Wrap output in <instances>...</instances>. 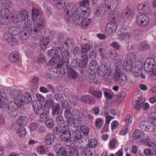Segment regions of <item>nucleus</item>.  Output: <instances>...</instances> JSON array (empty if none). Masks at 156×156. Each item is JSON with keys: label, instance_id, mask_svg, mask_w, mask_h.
Returning a JSON list of instances; mask_svg holds the SVG:
<instances>
[{"label": "nucleus", "instance_id": "obj_14", "mask_svg": "<svg viewBox=\"0 0 156 156\" xmlns=\"http://www.w3.org/2000/svg\"><path fill=\"white\" fill-rule=\"evenodd\" d=\"M117 28L116 23L115 22L108 23L105 26V32L109 34L114 32Z\"/></svg>", "mask_w": 156, "mask_h": 156}, {"label": "nucleus", "instance_id": "obj_55", "mask_svg": "<svg viewBox=\"0 0 156 156\" xmlns=\"http://www.w3.org/2000/svg\"><path fill=\"white\" fill-rule=\"evenodd\" d=\"M109 57L112 59H114L118 55V53L115 50L111 49L109 51Z\"/></svg>", "mask_w": 156, "mask_h": 156}, {"label": "nucleus", "instance_id": "obj_8", "mask_svg": "<svg viewBox=\"0 0 156 156\" xmlns=\"http://www.w3.org/2000/svg\"><path fill=\"white\" fill-rule=\"evenodd\" d=\"M31 34H33L32 28L25 26L20 33V37L22 39L25 40L28 38Z\"/></svg>", "mask_w": 156, "mask_h": 156}, {"label": "nucleus", "instance_id": "obj_36", "mask_svg": "<svg viewBox=\"0 0 156 156\" xmlns=\"http://www.w3.org/2000/svg\"><path fill=\"white\" fill-rule=\"evenodd\" d=\"M82 152L86 156H94L93 152L95 153V150L93 149H90V148L86 147L84 148Z\"/></svg>", "mask_w": 156, "mask_h": 156}, {"label": "nucleus", "instance_id": "obj_27", "mask_svg": "<svg viewBox=\"0 0 156 156\" xmlns=\"http://www.w3.org/2000/svg\"><path fill=\"white\" fill-rule=\"evenodd\" d=\"M143 132L139 129H136L132 134V138L133 140H136L139 139L144 136Z\"/></svg>", "mask_w": 156, "mask_h": 156}, {"label": "nucleus", "instance_id": "obj_10", "mask_svg": "<svg viewBox=\"0 0 156 156\" xmlns=\"http://www.w3.org/2000/svg\"><path fill=\"white\" fill-rule=\"evenodd\" d=\"M43 25L40 26V25L36 24L34 26L33 30H32V32L33 34L36 36L37 37H40L43 35L45 33L44 30V24Z\"/></svg>", "mask_w": 156, "mask_h": 156}, {"label": "nucleus", "instance_id": "obj_2", "mask_svg": "<svg viewBox=\"0 0 156 156\" xmlns=\"http://www.w3.org/2000/svg\"><path fill=\"white\" fill-rule=\"evenodd\" d=\"M97 72L100 76H104L107 74L108 78H105V80L107 81H111L113 73L112 69L108 68V65L106 62H102L100 63Z\"/></svg>", "mask_w": 156, "mask_h": 156}, {"label": "nucleus", "instance_id": "obj_60", "mask_svg": "<svg viewBox=\"0 0 156 156\" xmlns=\"http://www.w3.org/2000/svg\"><path fill=\"white\" fill-rule=\"evenodd\" d=\"M112 0H105V5H104V6L105 10L106 9H107L111 11V8L112 5Z\"/></svg>", "mask_w": 156, "mask_h": 156}, {"label": "nucleus", "instance_id": "obj_43", "mask_svg": "<svg viewBox=\"0 0 156 156\" xmlns=\"http://www.w3.org/2000/svg\"><path fill=\"white\" fill-rule=\"evenodd\" d=\"M9 15V12L7 9L4 11V13L3 16L1 15V16H2V18L0 19V21H2V23H4L3 22V20L5 21V22H8V16Z\"/></svg>", "mask_w": 156, "mask_h": 156}, {"label": "nucleus", "instance_id": "obj_42", "mask_svg": "<svg viewBox=\"0 0 156 156\" xmlns=\"http://www.w3.org/2000/svg\"><path fill=\"white\" fill-rule=\"evenodd\" d=\"M17 134L19 136L23 137L26 134V132L25 128L23 126L18 128L16 130Z\"/></svg>", "mask_w": 156, "mask_h": 156}, {"label": "nucleus", "instance_id": "obj_51", "mask_svg": "<svg viewBox=\"0 0 156 156\" xmlns=\"http://www.w3.org/2000/svg\"><path fill=\"white\" fill-rule=\"evenodd\" d=\"M57 153V156H66V151L65 148L62 147H60Z\"/></svg>", "mask_w": 156, "mask_h": 156}, {"label": "nucleus", "instance_id": "obj_17", "mask_svg": "<svg viewBox=\"0 0 156 156\" xmlns=\"http://www.w3.org/2000/svg\"><path fill=\"white\" fill-rule=\"evenodd\" d=\"M61 61L64 63H69V61L71 60V57L69 53L66 51H61Z\"/></svg>", "mask_w": 156, "mask_h": 156}, {"label": "nucleus", "instance_id": "obj_49", "mask_svg": "<svg viewBox=\"0 0 156 156\" xmlns=\"http://www.w3.org/2000/svg\"><path fill=\"white\" fill-rule=\"evenodd\" d=\"M153 114H151L148 116V120L149 122L153 126H156V116H154Z\"/></svg>", "mask_w": 156, "mask_h": 156}, {"label": "nucleus", "instance_id": "obj_26", "mask_svg": "<svg viewBox=\"0 0 156 156\" xmlns=\"http://www.w3.org/2000/svg\"><path fill=\"white\" fill-rule=\"evenodd\" d=\"M82 60L80 59L79 67L83 68L84 69H86L87 66L88 59L87 57L83 56L82 57Z\"/></svg>", "mask_w": 156, "mask_h": 156}, {"label": "nucleus", "instance_id": "obj_22", "mask_svg": "<svg viewBox=\"0 0 156 156\" xmlns=\"http://www.w3.org/2000/svg\"><path fill=\"white\" fill-rule=\"evenodd\" d=\"M7 97L6 94L3 92H0V109L2 108H5L6 105Z\"/></svg>", "mask_w": 156, "mask_h": 156}, {"label": "nucleus", "instance_id": "obj_23", "mask_svg": "<svg viewBox=\"0 0 156 156\" xmlns=\"http://www.w3.org/2000/svg\"><path fill=\"white\" fill-rule=\"evenodd\" d=\"M62 113V111L60 108L59 103H56L52 108V114L53 116L60 115Z\"/></svg>", "mask_w": 156, "mask_h": 156}, {"label": "nucleus", "instance_id": "obj_29", "mask_svg": "<svg viewBox=\"0 0 156 156\" xmlns=\"http://www.w3.org/2000/svg\"><path fill=\"white\" fill-rule=\"evenodd\" d=\"M28 122V119L26 116H20L17 120V123L19 126L26 125Z\"/></svg>", "mask_w": 156, "mask_h": 156}, {"label": "nucleus", "instance_id": "obj_4", "mask_svg": "<svg viewBox=\"0 0 156 156\" xmlns=\"http://www.w3.org/2000/svg\"><path fill=\"white\" fill-rule=\"evenodd\" d=\"M21 105L14 101L10 102L8 105V113L10 116L12 118H15L18 115V108L21 107Z\"/></svg>", "mask_w": 156, "mask_h": 156}, {"label": "nucleus", "instance_id": "obj_45", "mask_svg": "<svg viewBox=\"0 0 156 156\" xmlns=\"http://www.w3.org/2000/svg\"><path fill=\"white\" fill-rule=\"evenodd\" d=\"M46 126L49 129H52L54 126L53 120L51 118L48 119L45 122Z\"/></svg>", "mask_w": 156, "mask_h": 156}, {"label": "nucleus", "instance_id": "obj_53", "mask_svg": "<svg viewBox=\"0 0 156 156\" xmlns=\"http://www.w3.org/2000/svg\"><path fill=\"white\" fill-rule=\"evenodd\" d=\"M80 130L83 134L85 135V137H86V136L88 134L89 128L87 126H82L80 127Z\"/></svg>", "mask_w": 156, "mask_h": 156}, {"label": "nucleus", "instance_id": "obj_5", "mask_svg": "<svg viewBox=\"0 0 156 156\" xmlns=\"http://www.w3.org/2000/svg\"><path fill=\"white\" fill-rule=\"evenodd\" d=\"M139 126L141 130L146 132H152L155 130V126L147 121H141L140 123Z\"/></svg>", "mask_w": 156, "mask_h": 156}, {"label": "nucleus", "instance_id": "obj_64", "mask_svg": "<svg viewBox=\"0 0 156 156\" xmlns=\"http://www.w3.org/2000/svg\"><path fill=\"white\" fill-rule=\"evenodd\" d=\"M72 113L69 109H66L64 112V116L66 119H69L71 118Z\"/></svg>", "mask_w": 156, "mask_h": 156}, {"label": "nucleus", "instance_id": "obj_40", "mask_svg": "<svg viewBox=\"0 0 156 156\" xmlns=\"http://www.w3.org/2000/svg\"><path fill=\"white\" fill-rule=\"evenodd\" d=\"M68 152L71 156L73 155L77 156L79 153L77 149L74 146L69 147L68 148Z\"/></svg>", "mask_w": 156, "mask_h": 156}, {"label": "nucleus", "instance_id": "obj_54", "mask_svg": "<svg viewBox=\"0 0 156 156\" xmlns=\"http://www.w3.org/2000/svg\"><path fill=\"white\" fill-rule=\"evenodd\" d=\"M21 17V20L23 21L26 20H27L28 15L27 12L25 10L21 11H20Z\"/></svg>", "mask_w": 156, "mask_h": 156}, {"label": "nucleus", "instance_id": "obj_34", "mask_svg": "<svg viewBox=\"0 0 156 156\" xmlns=\"http://www.w3.org/2000/svg\"><path fill=\"white\" fill-rule=\"evenodd\" d=\"M90 93L92 95H94L96 98L99 99L101 98L102 93L101 91H95L93 90L92 88H90L89 89Z\"/></svg>", "mask_w": 156, "mask_h": 156}, {"label": "nucleus", "instance_id": "obj_6", "mask_svg": "<svg viewBox=\"0 0 156 156\" xmlns=\"http://www.w3.org/2000/svg\"><path fill=\"white\" fill-rule=\"evenodd\" d=\"M149 22V19L145 14H141L138 16L136 19L137 24L141 27L147 25Z\"/></svg>", "mask_w": 156, "mask_h": 156}, {"label": "nucleus", "instance_id": "obj_13", "mask_svg": "<svg viewBox=\"0 0 156 156\" xmlns=\"http://www.w3.org/2000/svg\"><path fill=\"white\" fill-rule=\"evenodd\" d=\"M67 128L63 129L61 136V139L64 142L72 140L71 131H70L67 130Z\"/></svg>", "mask_w": 156, "mask_h": 156}, {"label": "nucleus", "instance_id": "obj_24", "mask_svg": "<svg viewBox=\"0 0 156 156\" xmlns=\"http://www.w3.org/2000/svg\"><path fill=\"white\" fill-rule=\"evenodd\" d=\"M80 99L82 101L87 104H93L94 102V98L89 95H84Z\"/></svg>", "mask_w": 156, "mask_h": 156}, {"label": "nucleus", "instance_id": "obj_47", "mask_svg": "<svg viewBox=\"0 0 156 156\" xmlns=\"http://www.w3.org/2000/svg\"><path fill=\"white\" fill-rule=\"evenodd\" d=\"M97 144V141L95 139H91L88 144L87 145V146L89 148L94 147H95Z\"/></svg>", "mask_w": 156, "mask_h": 156}, {"label": "nucleus", "instance_id": "obj_20", "mask_svg": "<svg viewBox=\"0 0 156 156\" xmlns=\"http://www.w3.org/2000/svg\"><path fill=\"white\" fill-rule=\"evenodd\" d=\"M133 14V10L129 8H126L123 11L121 17L124 18L128 19L132 16Z\"/></svg>", "mask_w": 156, "mask_h": 156}, {"label": "nucleus", "instance_id": "obj_19", "mask_svg": "<svg viewBox=\"0 0 156 156\" xmlns=\"http://www.w3.org/2000/svg\"><path fill=\"white\" fill-rule=\"evenodd\" d=\"M55 136L53 134L48 133L46 135L44 140V143L46 145L51 146L54 143Z\"/></svg>", "mask_w": 156, "mask_h": 156}, {"label": "nucleus", "instance_id": "obj_50", "mask_svg": "<svg viewBox=\"0 0 156 156\" xmlns=\"http://www.w3.org/2000/svg\"><path fill=\"white\" fill-rule=\"evenodd\" d=\"M149 46L147 42H143L139 47V49L141 51L146 50L149 48Z\"/></svg>", "mask_w": 156, "mask_h": 156}, {"label": "nucleus", "instance_id": "obj_48", "mask_svg": "<svg viewBox=\"0 0 156 156\" xmlns=\"http://www.w3.org/2000/svg\"><path fill=\"white\" fill-rule=\"evenodd\" d=\"M112 5L111 8V11H114L117 9L119 7V4L117 0H112Z\"/></svg>", "mask_w": 156, "mask_h": 156}, {"label": "nucleus", "instance_id": "obj_61", "mask_svg": "<svg viewBox=\"0 0 156 156\" xmlns=\"http://www.w3.org/2000/svg\"><path fill=\"white\" fill-rule=\"evenodd\" d=\"M55 73V72L54 71L53 69H48L47 72V76L49 79L54 78Z\"/></svg>", "mask_w": 156, "mask_h": 156}, {"label": "nucleus", "instance_id": "obj_9", "mask_svg": "<svg viewBox=\"0 0 156 156\" xmlns=\"http://www.w3.org/2000/svg\"><path fill=\"white\" fill-rule=\"evenodd\" d=\"M69 63H64L60 62L56 66L57 69H59V71L62 75L68 73L69 68H71L69 65Z\"/></svg>", "mask_w": 156, "mask_h": 156}, {"label": "nucleus", "instance_id": "obj_32", "mask_svg": "<svg viewBox=\"0 0 156 156\" xmlns=\"http://www.w3.org/2000/svg\"><path fill=\"white\" fill-rule=\"evenodd\" d=\"M22 100L21 102H25L26 103L29 104L32 101V98L31 96L29 93H27L23 96Z\"/></svg>", "mask_w": 156, "mask_h": 156}, {"label": "nucleus", "instance_id": "obj_25", "mask_svg": "<svg viewBox=\"0 0 156 156\" xmlns=\"http://www.w3.org/2000/svg\"><path fill=\"white\" fill-rule=\"evenodd\" d=\"M49 42V40L47 37H44L41 38L40 40V48L41 49H45L47 47V45Z\"/></svg>", "mask_w": 156, "mask_h": 156}, {"label": "nucleus", "instance_id": "obj_1", "mask_svg": "<svg viewBox=\"0 0 156 156\" xmlns=\"http://www.w3.org/2000/svg\"><path fill=\"white\" fill-rule=\"evenodd\" d=\"M69 6L66 7L65 10V12L67 15L72 17L73 22L75 25H78L80 22V19L83 17H87L90 12L89 9H86L78 8L76 10H73Z\"/></svg>", "mask_w": 156, "mask_h": 156}, {"label": "nucleus", "instance_id": "obj_58", "mask_svg": "<svg viewBox=\"0 0 156 156\" xmlns=\"http://www.w3.org/2000/svg\"><path fill=\"white\" fill-rule=\"evenodd\" d=\"M55 98L58 102L62 101L64 99L63 96L62 94L57 93L55 95Z\"/></svg>", "mask_w": 156, "mask_h": 156}, {"label": "nucleus", "instance_id": "obj_52", "mask_svg": "<svg viewBox=\"0 0 156 156\" xmlns=\"http://www.w3.org/2000/svg\"><path fill=\"white\" fill-rule=\"evenodd\" d=\"M90 23V20L88 19H86L81 20L80 23L81 27L83 28H85L89 25Z\"/></svg>", "mask_w": 156, "mask_h": 156}, {"label": "nucleus", "instance_id": "obj_62", "mask_svg": "<svg viewBox=\"0 0 156 156\" xmlns=\"http://www.w3.org/2000/svg\"><path fill=\"white\" fill-rule=\"evenodd\" d=\"M110 45L111 47L114 48L115 50H119L121 48V45L115 41L113 42Z\"/></svg>", "mask_w": 156, "mask_h": 156}, {"label": "nucleus", "instance_id": "obj_59", "mask_svg": "<svg viewBox=\"0 0 156 156\" xmlns=\"http://www.w3.org/2000/svg\"><path fill=\"white\" fill-rule=\"evenodd\" d=\"M136 104L134 106L135 108L137 110H139L142 107H143L144 105V102L142 100L140 99V101L136 102Z\"/></svg>", "mask_w": 156, "mask_h": 156}, {"label": "nucleus", "instance_id": "obj_57", "mask_svg": "<svg viewBox=\"0 0 156 156\" xmlns=\"http://www.w3.org/2000/svg\"><path fill=\"white\" fill-rule=\"evenodd\" d=\"M60 53H57L54 55L52 58H51V61L53 63H58L60 60V58L59 55L58 54Z\"/></svg>", "mask_w": 156, "mask_h": 156}, {"label": "nucleus", "instance_id": "obj_11", "mask_svg": "<svg viewBox=\"0 0 156 156\" xmlns=\"http://www.w3.org/2000/svg\"><path fill=\"white\" fill-rule=\"evenodd\" d=\"M71 135L72 140L73 139V140H83L86 141L87 140H89V138L86 137L84 138V137L82 136L81 132L78 130H76L74 131L71 130Z\"/></svg>", "mask_w": 156, "mask_h": 156}, {"label": "nucleus", "instance_id": "obj_63", "mask_svg": "<svg viewBox=\"0 0 156 156\" xmlns=\"http://www.w3.org/2000/svg\"><path fill=\"white\" fill-rule=\"evenodd\" d=\"M79 60H80V59L76 58L72 60L71 62V65L73 67L76 68L77 67H79Z\"/></svg>", "mask_w": 156, "mask_h": 156}, {"label": "nucleus", "instance_id": "obj_12", "mask_svg": "<svg viewBox=\"0 0 156 156\" xmlns=\"http://www.w3.org/2000/svg\"><path fill=\"white\" fill-rule=\"evenodd\" d=\"M10 95L11 98L15 100L14 101L18 104H20L22 100L23 94L19 90H15L12 91Z\"/></svg>", "mask_w": 156, "mask_h": 156}, {"label": "nucleus", "instance_id": "obj_7", "mask_svg": "<svg viewBox=\"0 0 156 156\" xmlns=\"http://www.w3.org/2000/svg\"><path fill=\"white\" fill-rule=\"evenodd\" d=\"M34 103H36V104L34 103L33 105V107L34 112L35 114H31L30 115V117L32 119H34L36 117V115H39L43 111V105L39 102H38L37 103L35 101Z\"/></svg>", "mask_w": 156, "mask_h": 156}, {"label": "nucleus", "instance_id": "obj_18", "mask_svg": "<svg viewBox=\"0 0 156 156\" xmlns=\"http://www.w3.org/2000/svg\"><path fill=\"white\" fill-rule=\"evenodd\" d=\"M19 57L20 54L18 52L13 51L9 54L8 56V60L10 62L14 63L18 61Z\"/></svg>", "mask_w": 156, "mask_h": 156}, {"label": "nucleus", "instance_id": "obj_31", "mask_svg": "<svg viewBox=\"0 0 156 156\" xmlns=\"http://www.w3.org/2000/svg\"><path fill=\"white\" fill-rule=\"evenodd\" d=\"M20 31L19 28L16 27L12 26L9 27L8 32L12 35H16L19 34Z\"/></svg>", "mask_w": 156, "mask_h": 156}, {"label": "nucleus", "instance_id": "obj_46", "mask_svg": "<svg viewBox=\"0 0 156 156\" xmlns=\"http://www.w3.org/2000/svg\"><path fill=\"white\" fill-rule=\"evenodd\" d=\"M120 30V33H118V35L120 36L123 40L128 39L130 37L129 34L127 32H123L122 28Z\"/></svg>", "mask_w": 156, "mask_h": 156}, {"label": "nucleus", "instance_id": "obj_44", "mask_svg": "<svg viewBox=\"0 0 156 156\" xmlns=\"http://www.w3.org/2000/svg\"><path fill=\"white\" fill-rule=\"evenodd\" d=\"M55 103L51 100H47L45 102L44 105V107L49 109L50 108H52L55 106Z\"/></svg>", "mask_w": 156, "mask_h": 156}, {"label": "nucleus", "instance_id": "obj_39", "mask_svg": "<svg viewBox=\"0 0 156 156\" xmlns=\"http://www.w3.org/2000/svg\"><path fill=\"white\" fill-rule=\"evenodd\" d=\"M12 19L13 20V21H16L17 22H20V21H23L21 20V17L20 11L17 13L12 15L11 14V16Z\"/></svg>", "mask_w": 156, "mask_h": 156}, {"label": "nucleus", "instance_id": "obj_35", "mask_svg": "<svg viewBox=\"0 0 156 156\" xmlns=\"http://www.w3.org/2000/svg\"><path fill=\"white\" fill-rule=\"evenodd\" d=\"M138 9L139 12L140 13L142 12L147 13L148 12V8L147 5L142 3L139 4Z\"/></svg>", "mask_w": 156, "mask_h": 156}, {"label": "nucleus", "instance_id": "obj_15", "mask_svg": "<svg viewBox=\"0 0 156 156\" xmlns=\"http://www.w3.org/2000/svg\"><path fill=\"white\" fill-rule=\"evenodd\" d=\"M55 119L58 125L62 129H65L68 128V126L62 116L60 115H57Z\"/></svg>", "mask_w": 156, "mask_h": 156}, {"label": "nucleus", "instance_id": "obj_21", "mask_svg": "<svg viewBox=\"0 0 156 156\" xmlns=\"http://www.w3.org/2000/svg\"><path fill=\"white\" fill-rule=\"evenodd\" d=\"M92 46L87 44H83L81 45V57L83 58V56L87 57V52L89 51L91 48Z\"/></svg>", "mask_w": 156, "mask_h": 156}, {"label": "nucleus", "instance_id": "obj_30", "mask_svg": "<svg viewBox=\"0 0 156 156\" xmlns=\"http://www.w3.org/2000/svg\"><path fill=\"white\" fill-rule=\"evenodd\" d=\"M124 69L128 72H131L133 69L132 61L127 60L124 65Z\"/></svg>", "mask_w": 156, "mask_h": 156}, {"label": "nucleus", "instance_id": "obj_41", "mask_svg": "<svg viewBox=\"0 0 156 156\" xmlns=\"http://www.w3.org/2000/svg\"><path fill=\"white\" fill-rule=\"evenodd\" d=\"M89 0H83L80 3V7L79 8L86 9H89L88 5L89 4Z\"/></svg>", "mask_w": 156, "mask_h": 156}, {"label": "nucleus", "instance_id": "obj_28", "mask_svg": "<svg viewBox=\"0 0 156 156\" xmlns=\"http://www.w3.org/2000/svg\"><path fill=\"white\" fill-rule=\"evenodd\" d=\"M61 52V49L59 47H55L49 50L47 52L48 55L51 57L57 53H60Z\"/></svg>", "mask_w": 156, "mask_h": 156}, {"label": "nucleus", "instance_id": "obj_38", "mask_svg": "<svg viewBox=\"0 0 156 156\" xmlns=\"http://www.w3.org/2000/svg\"><path fill=\"white\" fill-rule=\"evenodd\" d=\"M5 38L8 42L9 44L11 45L16 44L17 43L16 39L13 37L5 36Z\"/></svg>", "mask_w": 156, "mask_h": 156}, {"label": "nucleus", "instance_id": "obj_33", "mask_svg": "<svg viewBox=\"0 0 156 156\" xmlns=\"http://www.w3.org/2000/svg\"><path fill=\"white\" fill-rule=\"evenodd\" d=\"M67 76L70 78L75 79L78 76V74L73 69L71 68H69L67 73Z\"/></svg>", "mask_w": 156, "mask_h": 156}, {"label": "nucleus", "instance_id": "obj_16", "mask_svg": "<svg viewBox=\"0 0 156 156\" xmlns=\"http://www.w3.org/2000/svg\"><path fill=\"white\" fill-rule=\"evenodd\" d=\"M90 68L88 69V73L91 75L97 72L98 68V62L96 60H94L89 63Z\"/></svg>", "mask_w": 156, "mask_h": 156}, {"label": "nucleus", "instance_id": "obj_56", "mask_svg": "<svg viewBox=\"0 0 156 156\" xmlns=\"http://www.w3.org/2000/svg\"><path fill=\"white\" fill-rule=\"evenodd\" d=\"M32 18L34 21L39 15L40 11L34 8L32 10Z\"/></svg>", "mask_w": 156, "mask_h": 156}, {"label": "nucleus", "instance_id": "obj_3", "mask_svg": "<svg viewBox=\"0 0 156 156\" xmlns=\"http://www.w3.org/2000/svg\"><path fill=\"white\" fill-rule=\"evenodd\" d=\"M115 82L119 85L123 86L126 83L127 78L126 75L123 73L121 69L116 68L114 76Z\"/></svg>", "mask_w": 156, "mask_h": 156}, {"label": "nucleus", "instance_id": "obj_37", "mask_svg": "<svg viewBox=\"0 0 156 156\" xmlns=\"http://www.w3.org/2000/svg\"><path fill=\"white\" fill-rule=\"evenodd\" d=\"M105 7L103 5H101L98 7V9L95 13V17H99L101 15L103 11H105Z\"/></svg>", "mask_w": 156, "mask_h": 156}]
</instances>
